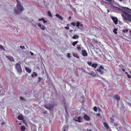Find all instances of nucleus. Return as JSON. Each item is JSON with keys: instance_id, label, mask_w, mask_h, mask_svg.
Segmentation results:
<instances>
[{"instance_id": "obj_1", "label": "nucleus", "mask_w": 131, "mask_h": 131, "mask_svg": "<svg viewBox=\"0 0 131 131\" xmlns=\"http://www.w3.org/2000/svg\"><path fill=\"white\" fill-rule=\"evenodd\" d=\"M121 16L123 20L126 22L128 21H131V14H129L124 11H123L121 13Z\"/></svg>"}, {"instance_id": "obj_2", "label": "nucleus", "mask_w": 131, "mask_h": 131, "mask_svg": "<svg viewBox=\"0 0 131 131\" xmlns=\"http://www.w3.org/2000/svg\"><path fill=\"white\" fill-rule=\"evenodd\" d=\"M17 6L15 8V10L16 13H18L22 11L23 9V8L19 2L17 0Z\"/></svg>"}, {"instance_id": "obj_3", "label": "nucleus", "mask_w": 131, "mask_h": 131, "mask_svg": "<svg viewBox=\"0 0 131 131\" xmlns=\"http://www.w3.org/2000/svg\"><path fill=\"white\" fill-rule=\"evenodd\" d=\"M15 67L18 73L20 74L22 72V70L20 64L18 63H16L15 64Z\"/></svg>"}, {"instance_id": "obj_4", "label": "nucleus", "mask_w": 131, "mask_h": 131, "mask_svg": "<svg viewBox=\"0 0 131 131\" xmlns=\"http://www.w3.org/2000/svg\"><path fill=\"white\" fill-rule=\"evenodd\" d=\"M54 104V103L53 102L49 105L46 104L44 105V106L46 109L48 110H51L53 108Z\"/></svg>"}, {"instance_id": "obj_5", "label": "nucleus", "mask_w": 131, "mask_h": 131, "mask_svg": "<svg viewBox=\"0 0 131 131\" xmlns=\"http://www.w3.org/2000/svg\"><path fill=\"white\" fill-rule=\"evenodd\" d=\"M104 68L102 66H100L99 68L96 69V71L101 74H102L104 73Z\"/></svg>"}, {"instance_id": "obj_6", "label": "nucleus", "mask_w": 131, "mask_h": 131, "mask_svg": "<svg viewBox=\"0 0 131 131\" xmlns=\"http://www.w3.org/2000/svg\"><path fill=\"white\" fill-rule=\"evenodd\" d=\"M121 8H122V9L124 11H125L128 13H129L131 14V9H130L129 8H128L124 7H121Z\"/></svg>"}, {"instance_id": "obj_7", "label": "nucleus", "mask_w": 131, "mask_h": 131, "mask_svg": "<svg viewBox=\"0 0 131 131\" xmlns=\"http://www.w3.org/2000/svg\"><path fill=\"white\" fill-rule=\"evenodd\" d=\"M118 6L119 7H116V6H114V5H113L112 6V7H113V8L115 9H116L117 10L121 11H122V12L123 11H124L123 10V9H122V8H121V7H123V6H120L119 5V4H118Z\"/></svg>"}, {"instance_id": "obj_8", "label": "nucleus", "mask_w": 131, "mask_h": 131, "mask_svg": "<svg viewBox=\"0 0 131 131\" xmlns=\"http://www.w3.org/2000/svg\"><path fill=\"white\" fill-rule=\"evenodd\" d=\"M84 119L86 121H89L90 119V117L86 115H85L83 116Z\"/></svg>"}, {"instance_id": "obj_9", "label": "nucleus", "mask_w": 131, "mask_h": 131, "mask_svg": "<svg viewBox=\"0 0 131 131\" xmlns=\"http://www.w3.org/2000/svg\"><path fill=\"white\" fill-rule=\"evenodd\" d=\"M112 19L113 20V21L115 24H116L117 23L118 20L116 18L113 17H112Z\"/></svg>"}, {"instance_id": "obj_10", "label": "nucleus", "mask_w": 131, "mask_h": 131, "mask_svg": "<svg viewBox=\"0 0 131 131\" xmlns=\"http://www.w3.org/2000/svg\"><path fill=\"white\" fill-rule=\"evenodd\" d=\"M25 69L26 72L28 73H31V71L29 68L26 67H25Z\"/></svg>"}, {"instance_id": "obj_11", "label": "nucleus", "mask_w": 131, "mask_h": 131, "mask_svg": "<svg viewBox=\"0 0 131 131\" xmlns=\"http://www.w3.org/2000/svg\"><path fill=\"white\" fill-rule=\"evenodd\" d=\"M82 55L83 56H86L87 55V54L85 50H83L82 51Z\"/></svg>"}, {"instance_id": "obj_12", "label": "nucleus", "mask_w": 131, "mask_h": 131, "mask_svg": "<svg viewBox=\"0 0 131 131\" xmlns=\"http://www.w3.org/2000/svg\"><path fill=\"white\" fill-rule=\"evenodd\" d=\"M114 97L117 101L119 100L120 99V97L119 96L117 95H115L114 96Z\"/></svg>"}, {"instance_id": "obj_13", "label": "nucleus", "mask_w": 131, "mask_h": 131, "mask_svg": "<svg viewBox=\"0 0 131 131\" xmlns=\"http://www.w3.org/2000/svg\"><path fill=\"white\" fill-rule=\"evenodd\" d=\"M6 57L7 58H8L10 61H14V58L12 57L9 56H6Z\"/></svg>"}, {"instance_id": "obj_14", "label": "nucleus", "mask_w": 131, "mask_h": 131, "mask_svg": "<svg viewBox=\"0 0 131 131\" xmlns=\"http://www.w3.org/2000/svg\"><path fill=\"white\" fill-rule=\"evenodd\" d=\"M81 119L80 118V117H78V119H73L74 121H76L78 122H81Z\"/></svg>"}, {"instance_id": "obj_15", "label": "nucleus", "mask_w": 131, "mask_h": 131, "mask_svg": "<svg viewBox=\"0 0 131 131\" xmlns=\"http://www.w3.org/2000/svg\"><path fill=\"white\" fill-rule=\"evenodd\" d=\"M56 16L59 19H61V20H63V17L60 16L58 14H56Z\"/></svg>"}, {"instance_id": "obj_16", "label": "nucleus", "mask_w": 131, "mask_h": 131, "mask_svg": "<svg viewBox=\"0 0 131 131\" xmlns=\"http://www.w3.org/2000/svg\"><path fill=\"white\" fill-rule=\"evenodd\" d=\"M97 66V64L96 63H93L92 64V67L94 69H95L96 68Z\"/></svg>"}, {"instance_id": "obj_17", "label": "nucleus", "mask_w": 131, "mask_h": 131, "mask_svg": "<svg viewBox=\"0 0 131 131\" xmlns=\"http://www.w3.org/2000/svg\"><path fill=\"white\" fill-rule=\"evenodd\" d=\"M89 74L90 75L93 76H95L96 75V74L94 72H92L90 73H89Z\"/></svg>"}, {"instance_id": "obj_18", "label": "nucleus", "mask_w": 131, "mask_h": 131, "mask_svg": "<svg viewBox=\"0 0 131 131\" xmlns=\"http://www.w3.org/2000/svg\"><path fill=\"white\" fill-rule=\"evenodd\" d=\"M103 125L105 127L106 129L108 128V125L106 122H104Z\"/></svg>"}, {"instance_id": "obj_19", "label": "nucleus", "mask_w": 131, "mask_h": 131, "mask_svg": "<svg viewBox=\"0 0 131 131\" xmlns=\"http://www.w3.org/2000/svg\"><path fill=\"white\" fill-rule=\"evenodd\" d=\"M80 24L79 22H77V25H76V26L79 29H80L81 30H82V28L81 27V28H79V26L80 25Z\"/></svg>"}, {"instance_id": "obj_20", "label": "nucleus", "mask_w": 131, "mask_h": 131, "mask_svg": "<svg viewBox=\"0 0 131 131\" xmlns=\"http://www.w3.org/2000/svg\"><path fill=\"white\" fill-rule=\"evenodd\" d=\"M20 129L22 131H25L26 129L25 126H21Z\"/></svg>"}, {"instance_id": "obj_21", "label": "nucleus", "mask_w": 131, "mask_h": 131, "mask_svg": "<svg viewBox=\"0 0 131 131\" xmlns=\"http://www.w3.org/2000/svg\"><path fill=\"white\" fill-rule=\"evenodd\" d=\"M79 36L77 35H74L72 37V38L73 39H76L77 38H78Z\"/></svg>"}, {"instance_id": "obj_22", "label": "nucleus", "mask_w": 131, "mask_h": 131, "mask_svg": "<svg viewBox=\"0 0 131 131\" xmlns=\"http://www.w3.org/2000/svg\"><path fill=\"white\" fill-rule=\"evenodd\" d=\"M78 41H75L73 42L72 43V45L74 46H75V45L78 43Z\"/></svg>"}, {"instance_id": "obj_23", "label": "nucleus", "mask_w": 131, "mask_h": 131, "mask_svg": "<svg viewBox=\"0 0 131 131\" xmlns=\"http://www.w3.org/2000/svg\"><path fill=\"white\" fill-rule=\"evenodd\" d=\"M110 122L111 123H113L114 121V119L112 118H110Z\"/></svg>"}, {"instance_id": "obj_24", "label": "nucleus", "mask_w": 131, "mask_h": 131, "mask_svg": "<svg viewBox=\"0 0 131 131\" xmlns=\"http://www.w3.org/2000/svg\"><path fill=\"white\" fill-rule=\"evenodd\" d=\"M81 46L80 45H77V48L79 50H81Z\"/></svg>"}, {"instance_id": "obj_25", "label": "nucleus", "mask_w": 131, "mask_h": 131, "mask_svg": "<svg viewBox=\"0 0 131 131\" xmlns=\"http://www.w3.org/2000/svg\"><path fill=\"white\" fill-rule=\"evenodd\" d=\"M17 118L19 120H22L23 119V117L19 115L18 116Z\"/></svg>"}, {"instance_id": "obj_26", "label": "nucleus", "mask_w": 131, "mask_h": 131, "mask_svg": "<svg viewBox=\"0 0 131 131\" xmlns=\"http://www.w3.org/2000/svg\"><path fill=\"white\" fill-rule=\"evenodd\" d=\"M41 27L40 28L41 29L43 30H45V28L44 27V26L43 25H42Z\"/></svg>"}, {"instance_id": "obj_27", "label": "nucleus", "mask_w": 131, "mask_h": 131, "mask_svg": "<svg viewBox=\"0 0 131 131\" xmlns=\"http://www.w3.org/2000/svg\"><path fill=\"white\" fill-rule=\"evenodd\" d=\"M0 49L4 50V48L1 45H0Z\"/></svg>"}, {"instance_id": "obj_28", "label": "nucleus", "mask_w": 131, "mask_h": 131, "mask_svg": "<svg viewBox=\"0 0 131 131\" xmlns=\"http://www.w3.org/2000/svg\"><path fill=\"white\" fill-rule=\"evenodd\" d=\"M71 24L73 26H74L76 24V23L72 22L71 23Z\"/></svg>"}, {"instance_id": "obj_29", "label": "nucleus", "mask_w": 131, "mask_h": 131, "mask_svg": "<svg viewBox=\"0 0 131 131\" xmlns=\"http://www.w3.org/2000/svg\"><path fill=\"white\" fill-rule=\"evenodd\" d=\"M116 31H117V29H114L113 31V32L115 34H117V32H116Z\"/></svg>"}, {"instance_id": "obj_30", "label": "nucleus", "mask_w": 131, "mask_h": 131, "mask_svg": "<svg viewBox=\"0 0 131 131\" xmlns=\"http://www.w3.org/2000/svg\"><path fill=\"white\" fill-rule=\"evenodd\" d=\"M93 110L95 112H96L97 111V108L95 106L93 108Z\"/></svg>"}, {"instance_id": "obj_31", "label": "nucleus", "mask_w": 131, "mask_h": 131, "mask_svg": "<svg viewBox=\"0 0 131 131\" xmlns=\"http://www.w3.org/2000/svg\"><path fill=\"white\" fill-rule=\"evenodd\" d=\"M67 57L69 58H70L71 57L70 54V53H67Z\"/></svg>"}, {"instance_id": "obj_32", "label": "nucleus", "mask_w": 131, "mask_h": 131, "mask_svg": "<svg viewBox=\"0 0 131 131\" xmlns=\"http://www.w3.org/2000/svg\"><path fill=\"white\" fill-rule=\"evenodd\" d=\"M88 64L89 65V66H92V62H88Z\"/></svg>"}, {"instance_id": "obj_33", "label": "nucleus", "mask_w": 131, "mask_h": 131, "mask_svg": "<svg viewBox=\"0 0 131 131\" xmlns=\"http://www.w3.org/2000/svg\"><path fill=\"white\" fill-rule=\"evenodd\" d=\"M48 15L50 16H51L52 15L51 14V13L49 12H48Z\"/></svg>"}, {"instance_id": "obj_34", "label": "nucleus", "mask_w": 131, "mask_h": 131, "mask_svg": "<svg viewBox=\"0 0 131 131\" xmlns=\"http://www.w3.org/2000/svg\"><path fill=\"white\" fill-rule=\"evenodd\" d=\"M33 74L34 75L36 76H37V74L34 72L33 73Z\"/></svg>"}, {"instance_id": "obj_35", "label": "nucleus", "mask_w": 131, "mask_h": 131, "mask_svg": "<svg viewBox=\"0 0 131 131\" xmlns=\"http://www.w3.org/2000/svg\"><path fill=\"white\" fill-rule=\"evenodd\" d=\"M38 26L40 28L42 27V25L40 23H39L38 24Z\"/></svg>"}, {"instance_id": "obj_36", "label": "nucleus", "mask_w": 131, "mask_h": 131, "mask_svg": "<svg viewBox=\"0 0 131 131\" xmlns=\"http://www.w3.org/2000/svg\"><path fill=\"white\" fill-rule=\"evenodd\" d=\"M128 30L127 29H126L125 30H123V32H127L128 31Z\"/></svg>"}, {"instance_id": "obj_37", "label": "nucleus", "mask_w": 131, "mask_h": 131, "mask_svg": "<svg viewBox=\"0 0 131 131\" xmlns=\"http://www.w3.org/2000/svg\"><path fill=\"white\" fill-rule=\"evenodd\" d=\"M64 28L65 29H66L68 30H69V27H64Z\"/></svg>"}, {"instance_id": "obj_38", "label": "nucleus", "mask_w": 131, "mask_h": 131, "mask_svg": "<svg viewBox=\"0 0 131 131\" xmlns=\"http://www.w3.org/2000/svg\"><path fill=\"white\" fill-rule=\"evenodd\" d=\"M44 19L43 18H39V21H43V20Z\"/></svg>"}, {"instance_id": "obj_39", "label": "nucleus", "mask_w": 131, "mask_h": 131, "mask_svg": "<svg viewBox=\"0 0 131 131\" xmlns=\"http://www.w3.org/2000/svg\"><path fill=\"white\" fill-rule=\"evenodd\" d=\"M73 56H74L75 57H76L78 58H79V57L77 55H75L74 54H73Z\"/></svg>"}, {"instance_id": "obj_40", "label": "nucleus", "mask_w": 131, "mask_h": 131, "mask_svg": "<svg viewBox=\"0 0 131 131\" xmlns=\"http://www.w3.org/2000/svg\"><path fill=\"white\" fill-rule=\"evenodd\" d=\"M20 99L21 100H24V98L22 97H20Z\"/></svg>"}, {"instance_id": "obj_41", "label": "nucleus", "mask_w": 131, "mask_h": 131, "mask_svg": "<svg viewBox=\"0 0 131 131\" xmlns=\"http://www.w3.org/2000/svg\"><path fill=\"white\" fill-rule=\"evenodd\" d=\"M43 23H47V21L45 19H44L43 21Z\"/></svg>"}, {"instance_id": "obj_42", "label": "nucleus", "mask_w": 131, "mask_h": 131, "mask_svg": "<svg viewBox=\"0 0 131 131\" xmlns=\"http://www.w3.org/2000/svg\"><path fill=\"white\" fill-rule=\"evenodd\" d=\"M127 75L128 78H131V76L129 74H128Z\"/></svg>"}, {"instance_id": "obj_43", "label": "nucleus", "mask_w": 131, "mask_h": 131, "mask_svg": "<svg viewBox=\"0 0 131 131\" xmlns=\"http://www.w3.org/2000/svg\"><path fill=\"white\" fill-rule=\"evenodd\" d=\"M30 52L31 55L32 56L34 55V53H33L31 52V51H30Z\"/></svg>"}, {"instance_id": "obj_44", "label": "nucleus", "mask_w": 131, "mask_h": 131, "mask_svg": "<svg viewBox=\"0 0 131 131\" xmlns=\"http://www.w3.org/2000/svg\"><path fill=\"white\" fill-rule=\"evenodd\" d=\"M80 26L81 27H82L83 26V24H80Z\"/></svg>"}, {"instance_id": "obj_45", "label": "nucleus", "mask_w": 131, "mask_h": 131, "mask_svg": "<svg viewBox=\"0 0 131 131\" xmlns=\"http://www.w3.org/2000/svg\"><path fill=\"white\" fill-rule=\"evenodd\" d=\"M20 48L23 49V48H24V46H20Z\"/></svg>"}, {"instance_id": "obj_46", "label": "nucleus", "mask_w": 131, "mask_h": 131, "mask_svg": "<svg viewBox=\"0 0 131 131\" xmlns=\"http://www.w3.org/2000/svg\"><path fill=\"white\" fill-rule=\"evenodd\" d=\"M122 70L123 71H124V72L125 71V69H122Z\"/></svg>"}, {"instance_id": "obj_47", "label": "nucleus", "mask_w": 131, "mask_h": 131, "mask_svg": "<svg viewBox=\"0 0 131 131\" xmlns=\"http://www.w3.org/2000/svg\"><path fill=\"white\" fill-rule=\"evenodd\" d=\"M28 112V111H25V113H27Z\"/></svg>"}, {"instance_id": "obj_48", "label": "nucleus", "mask_w": 131, "mask_h": 131, "mask_svg": "<svg viewBox=\"0 0 131 131\" xmlns=\"http://www.w3.org/2000/svg\"><path fill=\"white\" fill-rule=\"evenodd\" d=\"M72 31L73 30H70L69 31L70 32H72Z\"/></svg>"}, {"instance_id": "obj_49", "label": "nucleus", "mask_w": 131, "mask_h": 131, "mask_svg": "<svg viewBox=\"0 0 131 131\" xmlns=\"http://www.w3.org/2000/svg\"><path fill=\"white\" fill-rule=\"evenodd\" d=\"M31 77H34V75L33 74H32L31 75Z\"/></svg>"}, {"instance_id": "obj_50", "label": "nucleus", "mask_w": 131, "mask_h": 131, "mask_svg": "<svg viewBox=\"0 0 131 131\" xmlns=\"http://www.w3.org/2000/svg\"><path fill=\"white\" fill-rule=\"evenodd\" d=\"M125 73L127 75L128 74L127 72H125Z\"/></svg>"}, {"instance_id": "obj_51", "label": "nucleus", "mask_w": 131, "mask_h": 131, "mask_svg": "<svg viewBox=\"0 0 131 131\" xmlns=\"http://www.w3.org/2000/svg\"><path fill=\"white\" fill-rule=\"evenodd\" d=\"M97 116H100V115L98 114H97Z\"/></svg>"}, {"instance_id": "obj_52", "label": "nucleus", "mask_w": 131, "mask_h": 131, "mask_svg": "<svg viewBox=\"0 0 131 131\" xmlns=\"http://www.w3.org/2000/svg\"><path fill=\"white\" fill-rule=\"evenodd\" d=\"M69 19H71V16H70L69 17Z\"/></svg>"}, {"instance_id": "obj_53", "label": "nucleus", "mask_w": 131, "mask_h": 131, "mask_svg": "<svg viewBox=\"0 0 131 131\" xmlns=\"http://www.w3.org/2000/svg\"><path fill=\"white\" fill-rule=\"evenodd\" d=\"M21 123H19V124L20 125H21Z\"/></svg>"}, {"instance_id": "obj_54", "label": "nucleus", "mask_w": 131, "mask_h": 131, "mask_svg": "<svg viewBox=\"0 0 131 131\" xmlns=\"http://www.w3.org/2000/svg\"><path fill=\"white\" fill-rule=\"evenodd\" d=\"M69 25V24H67V26H68Z\"/></svg>"}, {"instance_id": "obj_55", "label": "nucleus", "mask_w": 131, "mask_h": 131, "mask_svg": "<svg viewBox=\"0 0 131 131\" xmlns=\"http://www.w3.org/2000/svg\"><path fill=\"white\" fill-rule=\"evenodd\" d=\"M120 1L122 2V0H119Z\"/></svg>"}, {"instance_id": "obj_56", "label": "nucleus", "mask_w": 131, "mask_h": 131, "mask_svg": "<svg viewBox=\"0 0 131 131\" xmlns=\"http://www.w3.org/2000/svg\"><path fill=\"white\" fill-rule=\"evenodd\" d=\"M89 131H92V130H89Z\"/></svg>"}, {"instance_id": "obj_57", "label": "nucleus", "mask_w": 131, "mask_h": 131, "mask_svg": "<svg viewBox=\"0 0 131 131\" xmlns=\"http://www.w3.org/2000/svg\"><path fill=\"white\" fill-rule=\"evenodd\" d=\"M4 123H4V122L3 123H2V124H4Z\"/></svg>"}, {"instance_id": "obj_58", "label": "nucleus", "mask_w": 131, "mask_h": 131, "mask_svg": "<svg viewBox=\"0 0 131 131\" xmlns=\"http://www.w3.org/2000/svg\"><path fill=\"white\" fill-rule=\"evenodd\" d=\"M130 32H131V30L130 31Z\"/></svg>"}, {"instance_id": "obj_59", "label": "nucleus", "mask_w": 131, "mask_h": 131, "mask_svg": "<svg viewBox=\"0 0 131 131\" xmlns=\"http://www.w3.org/2000/svg\"><path fill=\"white\" fill-rule=\"evenodd\" d=\"M108 12H109V10H108Z\"/></svg>"}, {"instance_id": "obj_60", "label": "nucleus", "mask_w": 131, "mask_h": 131, "mask_svg": "<svg viewBox=\"0 0 131 131\" xmlns=\"http://www.w3.org/2000/svg\"><path fill=\"white\" fill-rule=\"evenodd\" d=\"M87 130H89L88 129H87Z\"/></svg>"}]
</instances>
